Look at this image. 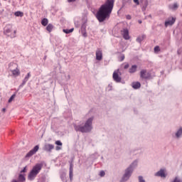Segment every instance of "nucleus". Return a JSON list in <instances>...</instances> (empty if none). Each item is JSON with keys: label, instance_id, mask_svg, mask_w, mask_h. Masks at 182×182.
Returning a JSON list of instances; mask_svg holds the SVG:
<instances>
[{"label": "nucleus", "instance_id": "1", "mask_svg": "<svg viewBox=\"0 0 182 182\" xmlns=\"http://www.w3.org/2000/svg\"><path fill=\"white\" fill-rule=\"evenodd\" d=\"M113 6H114V0H107L105 4L101 6L96 15L99 22H105L106 19L110 18Z\"/></svg>", "mask_w": 182, "mask_h": 182}, {"label": "nucleus", "instance_id": "2", "mask_svg": "<svg viewBox=\"0 0 182 182\" xmlns=\"http://www.w3.org/2000/svg\"><path fill=\"white\" fill-rule=\"evenodd\" d=\"M93 120H95L94 116L88 118L83 126L74 124L75 132H80L81 133H90V132H92V129H93Z\"/></svg>", "mask_w": 182, "mask_h": 182}, {"label": "nucleus", "instance_id": "3", "mask_svg": "<svg viewBox=\"0 0 182 182\" xmlns=\"http://www.w3.org/2000/svg\"><path fill=\"white\" fill-rule=\"evenodd\" d=\"M138 163L139 161H137V160L134 161L133 163H132L129 167L124 170V174L122 176L119 182L129 181L130 177H132V175L133 174L135 167H137Z\"/></svg>", "mask_w": 182, "mask_h": 182}, {"label": "nucleus", "instance_id": "4", "mask_svg": "<svg viewBox=\"0 0 182 182\" xmlns=\"http://www.w3.org/2000/svg\"><path fill=\"white\" fill-rule=\"evenodd\" d=\"M43 167V162L40 164H36L30 171L28 175V180L30 181H33L35 178H36V176H38V173H41V170Z\"/></svg>", "mask_w": 182, "mask_h": 182}, {"label": "nucleus", "instance_id": "5", "mask_svg": "<svg viewBox=\"0 0 182 182\" xmlns=\"http://www.w3.org/2000/svg\"><path fill=\"white\" fill-rule=\"evenodd\" d=\"M39 150V145H36L33 147V149H31L26 155V159H29V157H32L33 154H36V152Z\"/></svg>", "mask_w": 182, "mask_h": 182}, {"label": "nucleus", "instance_id": "6", "mask_svg": "<svg viewBox=\"0 0 182 182\" xmlns=\"http://www.w3.org/2000/svg\"><path fill=\"white\" fill-rule=\"evenodd\" d=\"M176 23V18L175 17H168V19L165 21V26H173Z\"/></svg>", "mask_w": 182, "mask_h": 182}, {"label": "nucleus", "instance_id": "7", "mask_svg": "<svg viewBox=\"0 0 182 182\" xmlns=\"http://www.w3.org/2000/svg\"><path fill=\"white\" fill-rule=\"evenodd\" d=\"M119 70L114 71L112 75V78L114 79V82L117 83H120L122 82V77L119 76Z\"/></svg>", "mask_w": 182, "mask_h": 182}, {"label": "nucleus", "instance_id": "8", "mask_svg": "<svg viewBox=\"0 0 182 182\" xmlns=\"http://www.w3.org/2000/svg\"><path fill=\"white\" fill-rule=\"evenodd\" d=\"M55 149V146L51 144H46L43 148L44 151H48V153H52V150Z\"/></svg>", "mask_w": 182, "mask_h": 182}, {"label": "nucleus", "instance_id": "9", "mask_svg": "<svg viewBox=\"0 0 182 182\" xmlns=\"http://www.w3.org/2000/svg\"><path fill=\"white\" fill-rule=\"evenodd\" d=\"M151 75L147 72V70H141L140 72V77L141 79H149Z\"/></svg>", "mask_w": 182, "mask_h": 182}, {"label": "nucleus", "instance_id": "10", "mask_svg": "<svg viewBox=\"0 0 182 182\" xmlns=\"http://www.w3.org/2000/svg\"><path fill=\"white\" fill-rule=\"evenodd\" d=\"M140 5L141 7V11L144 12L146 9H147V6H149V0H139Z\"/></svg>", "mask_w": 182, "mask_h": 182}, {"label": "nucleus", "instance_id": "11", "mask_svg": "<svg viewBox=\"0 0 182 182\" xmlns=\"http://www.w3.org/2000/svg\"><path fill=\"white\" fill-rule=\"evenodd\" d=\"M121 32L124 39L126 41H129V39H130V36H129V30L127 28H124Z\"/></svg>", "mask_w": 182, "mask_h": 182}, {"label": "nucleus", "instance_id": "12", "mask_svg": "<svg viewBox=\"0 0 182 182\" xmlns=\"http://www.w3.org/2000/svg\"><path fill=\"white\" fill-rule=\"evenodd\" d=\"M102 59H103V53L102 52V50L98 48L96 50V60H102Z\"/></svg>", "mask_w": 182, "mask_h": 182}, {"label": "nucleus", "instance_id": "13", "mask_svg": "<svg viewBox=\"0 0 182 182\" xmlns=\"http://www.w3.org/2000/svg\"><path fill=\"white\" fill-rule=\"evenodd\" d=\"M69 177H70V181H72V180H73V163L70 164Z\"/></svg>", "mask_w": 182, "mask_h": 182}, {"label": "nucleus", "instance_id": "14", "mask_svg": "<svg viewBox=\"0 0 182 182\" xmlns=\"http://www.w3.org/2000/svg\"><path fill=\"white\" fill-rule=\"evenodd\" d=\"M16 69H18V64L16 63H10L9 64V70H15Z\"/></svg>", "mask_w": 182, "mask_h": 182}, {"label": "nucleus", "instance_id": "15", "mask_svg": "<svg viewBox=\"0 0 182 182\" xmlns=\"http://www.w3.org/2000/svg\"><path fill=\"white\" fill-rule=\"evenodd\" d=\"M182 136V127H181L176 132V134H174L173 135V137H174V139L176 137V139H180V137H181Z\"/></svg>", "mask_w": 182, "mask_h": 182}, {"label": "nucleus", "instance_id": "16", "mask_svg": "<svg viewBox=\"0 0 182 182\" xmlns=\"http://www.w3.org/2000/svg\"><path fill=\"white\" fill-rule=\"evenodd\" d=\"M156 177H164L166 178V173H164V170L161 169L158 172L155 173Z\"/></svg>", "mask_w": 182, "mask_h": 182}, {"label": "nucleus", "instance_id": "17", "mask_svg": "<svg viewBox=\"0 0 182 182\" xmlns=\"http://www.w3.org/2000/svg\"><path fill=\"white\" fill-rule=\"evenodd\" d=\"M168 9L171 11H176V9H178V4L177 3H174L173 4H170L168 6Z\"/></svg>", "mask_w": 182, "mask_h": 182}, {"label": "nucleus", "instance_id": "18", "mask_svg": "<svg viewBox=\"0 0 182 182\" xmlns=\"http://www.w3.org/2000/svg\"><path fill=\"white\" fill-rule=\"evenodd\" d=\"M19 182H25L26 181V178H25V176L22 173H20L18 175V179H17Z\"/></svg>", "mask_w": 182, "mask_h": 182}, {"label": "nucleus", "instance_id": "19", "mask_svg": "<svg viewBox=\"0 0 182 182\" xmlns=\"http://www.w3.org/2000/svg\"><path fill=\"white\" fill-rule=\"evenodd\" d=\"M136 71H137V65H132L129 70V73H135V72Z\"/></svg>", "mask_w": 182, "mask_h": 182}, {"label": "nucleus", "instance_id": "20", "mask_svg": "<svg viewBox=\"0 0 182 182\" xmlns=\"http://www.w3.org/2000/svg\"><path fill=\"white\" fill-rule=\"evenodd\" d=\"M146 38V35H142L141 36L137 37L136 42L139 43H141V42Z\"/></svg>", "mask_w": 182, "mask_h": 182}, {"label": "nucleus", "instance_id": "21", "mask_svg": "<svg viewBox=\"0 0 182 182\" xmlns=\"http://www.w3.org/2000/svg\"><path fill=\"white\" fill-rule=\"evenodd\" d=\"M140 86H141V84L139 82L132 83V87L134 89H140Z\"/></svg>", "mask_w": 182, "mask_h": 182}, {"label": "nucleus", "instance_id": "22", "mask_svg": "<svg viewBox=\"0 0 182 182\" xmlns=\"http://www.w3.org/2000/svg\"><path fill=\"white\" fill-rule=\"evenodd\" d=\"M48 23H49V20H48V18H44L42 19L41 25H43V26H47Z\"/></svg>", "mask_w": 182, "mask_h": 182}, {"label": "nucleus", "instance_id": "23", "mask_svg": "<svg viewBox=\"0 0 182 182\" xmlns=\"http://www.w3.org/2000/svg\"><path fill=\"white\" fill-rule=\"evenodd\" d=\"M10 72H11L12 75H14V76H19L20 73L18 68L16 70H10Z\"/></svg>", "mask_w": 182, "mask_h": 182}, {"label": "nucleus", "instance_id": "24", "mask_svg": "<svg viewBox=\"0 0 182 182\" xmlns=\"http://www.w3.org/2000/svg\"><path fill=\"white\" fill-rule=\"evenodd\" d=\"M11 32H12V30H11V28H4V35H7V36H9V33H11Z\"/></svg>", "mask_w": 182, "mask_h": 182}, {"label": "nucleus", "instance_id": "25", "mask_svg": "<svg viewBox=\"0 0 182 182\" xmlns=\"http://www.w3.org/2000/svg\"><path fill=\"white\" fill-rule=\"evenodd\" d=\"M52 29H53V25L49 23L46 27V30L48 32H52Z\"/></svg>", "mask_w": 182, "mask_h": 182}, {"label": "nucleus", "instance_id": "26", "mask_svg": "<svg viewBox=\"0 0 182 182\" xmlns=\"http://www.w3.org/2000/svg\"><path fill=\"white\" fill-rule=\"evenodd\" d=\"M15 16H20V18H22L23 16V12L22 11H16L14 13Z\"/></svg>", "mask_w": 182, "mask_h": 182}, {"label": "nucleus", "instance_id": "27", "mask_svg": "<svg viewBox=\"0 0 182 182\" xmlns=\"http://www.w3.org/2000/svg\"><path fill=\"white\" fill-rule=\"evenodd\" d=\"M74 28H71V29H63V32H64V33H72V32H73Z\"/></svg>", "mask_w": 182, "mask_h": 182}, {"label": "nucleus", "instance_id": "28", "mask_svg": "<svg viewBox=\"0 0 182 182\" xmlns=\"http://www.w3.org/2000/svg\"><path fill=\"white\" fill-rule=\"evenodd\" d=\"M81 31H86V21L82 24Z\"/></svg>", "mask_w": 182, "mask_h": 182}, {"label": "nucleus", "instance_id": "29", "mask_svg": "<svg viewBox=\"0 0 182 182\" xmlns=\"http://www.w3.org/2000/svg\"><path fill=\"white\" fill-rule=\"evenodd\" d=\"M26 82H28V80H23L21 85H19V89H21V87H23V86L26 85Z\"/></svg>", "mask_w": 182, "mask_h": 182}, {"label": "nucleus", "instance_id": "30", "mask_svg": "<svg viewBox=\"0 0 182 182\" xmlns=\"http://www.w3.org/2000/svg\"><path fill=\"white\" fill-rule=\"evenodd\" d=\"M16 95L14 94L13 95L11 96V97L9 100V103H11L14 99H15Z\"/></svg>", "mask_w": 182, "mask_h": 182}, {"label": "nucleus", "instance_id": "31", "mask_svg": "<svg viewBox=\"0 0 182 182\" xmlns=\"http://www.w3.org/2000/svg\"><path fill=\"white\" fill-rule=\"evenodd\" d=\"M138 178H139V182H146V180H144V178L141 176H139Z\"/></svg>", "mask_w": 182, "mask_h": 182}, {"label": "nucleus", "instance_id": "32", "mask_svg": "<svg viewBox=\"0 0 182 182\" xmlns=\"http://www.w3.org/2000/svg\"><path fill=\"white\" fill-rule=\"evenodd\" d=\"M81 33L82 36H84V38H86V36H87V33H86V30L81 31Z\"/></svg>", "mask_w": 182, "mask_h": 182}, {"label": "nucleus", "instance_id": "33", "mask_svg": "<svg viewBox=\"0 0 182 182\" xmlns=\"http://www.w3.org/2000/svg\"><path fill=\"white\" fill-rule=\"evenodd\" d=\"M100 177H105V176H106V173L105 172V171H101L100 172Z\"/></svg>", "mask_w": 182, "mask_h": 182}, {"label": "nucleus", "instance_id": "34", "mask_svg": "<svg viewBox=\"0 0 182 182\" xmlns=\"http://www.w3.org/2000/svg\"><path fill=\"white\" fill-rule=\"evenodd\" d=\"M154 52H160V47L159 46L154 47Z\"/></svg>", "mask_w": 182, "mask_h": 182}, {"label": "nucleus", "instance_id": "35", "mask_svg": "<svg viewBox=\"0 0 182 182\" xmlns=\"http://www.w3.org/2000/svg\"><path fill=\"white\" fill-rule=\"evenodd\" d=\"M29 77H31V73H28L27 74V75L25 77L24 80H27V82H28V80H29Z\"/></svg>", "mask_w": 182, "mask_h": 182}, {"label": "nucleus", "instance_id": "36", "mask_svg": "<svg viewBox=\"0 0 182 182\" xmlns=\"http://www.w3.org/2000/svg\"><path fill=\"white\" fill-rule=\"evenodd\" d=\"M134 3L136 4V5H140V0H133Z\"/></svg>", "mask_w": 182, "mask_h": 182}, {"label": "nucleus", "instance_id": "37", "mask_svg": "<svg viewBox=\"0 0 182 182\" xmlns=\"http://www.w3.org/2000/svg\"><path fill=\"white\" fill-rule=\"evenodd\" d=\"M123 60H124V54H122V55H121V56H120V61H121V62H123Z\"/></svg>", "mask_w": 182, "mask_h": 182}, {"label": "nucleus", "instance_id": "38", "mask_svg": "<svg viewBox=\"0 0 182 182\" xmlns=\"http://www.w3.org/2000/svg\"><path fill=\"white\" fill-rule=\"evenodd\" d=\"M55 144H57V146H62V142L60 141H56Z\"/></svg>", "mask_w": 182, "mask_h": 182}, {"label": "nucleus", "instance_id": "39", "mask_svg": "<svg viewBox=\"0 0 182 182\" xmlns=\"http://www.w3.org/2000/svg\"><path fill=\"white\" fill-rule=\"evenodd\" d=\"M126 4H127V1L122 0V6H125Z\"/></svg>", "mask_w": 182, "mask_h": 182}, {"label": "nucleus", "instance_id": "40", "mask_svg": "<svg viewBox=\"0 0 182 182\" xmlns=\"http://www.w3.org/2000/svg\"><path fill=\"white\" fill-rule=\"evenodd\" d=\"M21 173H26V166L24 167L21 171Z\"/></svg>", "mask_w": 182, "mask_h": 182}, {"label": "nucleus", "instance_id": "41", "mask_svg": "<svg viewBox=\"0 0 182 182\" xmlns=\"http://www.w3.org/2000/svg\"><path fill=\"white\" fill-rule=\"evenodd\" d=\"M126 18H127V19L130 20V19H132V16H130V15H127Z\"/></svg>", "mask_w": 182, "mask_h": 182}, {"label": "nucleus", "instance_id": "42", "mask_svg": "<svg viewBox=\"0 0 182 182\" xmlns=\"http://www.w3.org/2000/svg\"><path fill=\"white\" fill-rule=\"evenodd\" d=\"M77 0H68V2H69V4L72 3V2H76Z\"/></svg>", "mask_w": 182, "mask_h": 182}, {"label": "nucleus", "instance_id": "43", "mask_svg": "<svg viewBox=\"0 0 182 182\" xmlns=\"http://www.w3.org/2000/svg\"><path fill=\"white\" fill-rule=\"evenodd\" d=\"M124 69H129V64H126L124 67Z\"/></svg>", "mask_w": 182, "mask_h": 182}, {"label": "nucleus", "instance_id": "44", "mask_svg": "<svg viewBox=\"0 0 182 182\" xmlns=\"http://www.w3.org/2000/svg\"><path fill=\"white\" fill-rule=\"evenodd\" d=\"M11 182H20L18 180H16V179H13L12 181H11Z\"/></svg>", "mask_w": 182, "mask_h": 182}, {"label": "nucleus", "instance_id": "45", "mask_svg": "<svg viewBox=\"0 0 182 182\" xmlns=\"http://www.w3.org/2000/svg\"><path fill=\"white\" fill-rule=\"evenodd\" d=\"M2 112H3L4 113H5V112H6V108H3V109H2Z\"/></svg>", "mask_w": 182, "mask_h": 182}, {"label": "nucleus", "instance_id": "46", "mask_svg": "<svg viewBox=\"0 0 182 182\" xmlns=\"http://www.w3.org/2000/svg\"><path fill=\"white\" fill-rule=\"evenodd\" d=\"M146 18H152L151 14H149Z\"/></svg>", "mask_w": 182, "mask_h": 182}, {"label": "nucleus", "instance_id": "47", "mask_svg": "<svg viewBox=\"0 0 182 182\" xmlns=\"http://www.w3.org/2000/svg\"><path fill=\"white\" fill-rule=\"evenodd\" d=\"M108 87L110 88L109 90H112V85H108Z\"/></svg>", "mask_w": 182, "mask_h": 182}, {"label": "nucleus", "instance_id": "48", "mask_svg": "<svg viewBox=\"0 0 182 182\" xmlns=\"http://www.w3.org/2000/svg\"><path fill=\"white\" fill-rule=\"evenodd\" d=\"M56 150H60V147L56 146Z\"/></svg>", "mask_w": 182, "mask_h": 182}, {"label": "nucleus", "instance_id": "49", "mask_svg": "<svg viewBox=\"0 0 182 182\" xmlns=\"http://www.w3.org/2000/svg\"><path fill=\"white\" fill-rule=\"evenodd\" d=\"M138 23H142L141 20H139V21H138Z\"/></svg>", "mask_w": 182, "mask_h": 182}, {"label": "nucleus", "instance_id": "50", "mask_svg": "<svg viewBox=\"0 0 182 182\" xmlns=\"http://www.w3.org/2000/svg\"><path fill=\"white\" fill-rule=\"evenodd\" d=\"M43 59L44 60H46V55L44 56Z\"/></svg>", "mask_w": 182, "mask_h": 182}, {"label": "nucleus", "instance_id": "51", "mask_svg": "<svg viewBox=\"0 0 182 182\" xmlns=\"http://www.w3.org/2000/svg\"><path fill=\"white\" fill-rule=\"evenodd\" d=\"M127 2H132V0H127Z\"/></svg>", "mask_w": 182, "mask_h": 182}, {"label": "nucleus", "instance_id": "52", "mask_svg": "<svg viewBox=\"0 0 182 182\" xmlns=\"http://www.w3.org/2000/svg\"><path fill=\"white\" fill-rule=\"evenodd\" d=\"M68 79H70V75H68Z\"/></svg>", "mask_w": 182, "mask_h": 182}, {"label": "nucleus", "instance_id": "53", "mask_svg": "<svg viewBox=\"0 0 182 182\" xmlns=\"http://www.w3.org/2000/svg\"><path fill=\"white\" fill-rule=\"evenodd\" d=\"M14 33H16V31H14Z\"/></svg>", "mask_w": 182, "mask_h": 182}, {"label": "nucleus", "instance_id": "54", "mask_svg": "<svg viewBox=\"0 0 182 182\" xmlns=\"http://www.w3.org/2000/svg\"><path fill=\"white\" fill-rule=\"evenodd\" d=\"M4 1H6V0H4Z\"/></svg>", "mask_w": 182, "mask_h": 182}]
</instances>
